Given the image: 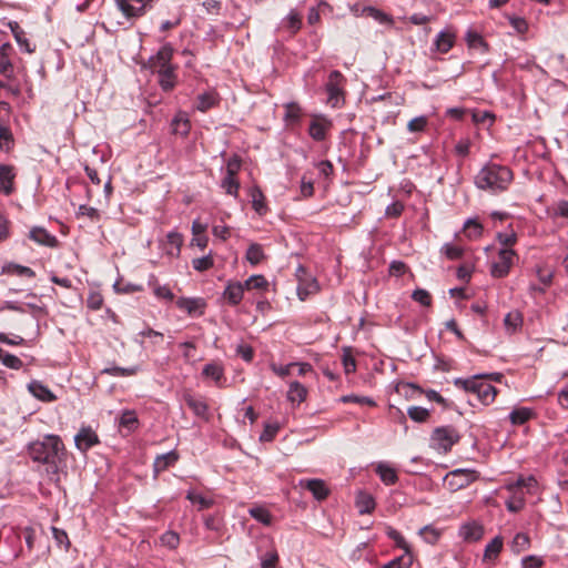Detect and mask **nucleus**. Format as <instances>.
<instances>
[{
  "mask_svg": "<svg viewBox=\"0 0 568 568\" xmlns=\"http://www.w3.org/2000/svg\"><path fill=\"white\" fill-rule=\"evenodd\" d=\"M64 445L59 436L48 435L42 440H36L28 447L33 462L47 465V471L57 474L58 464L64 455Z\"/></svg>",
  "mask_w": 568,
  "mask_h": 568,
  "instance_id": "f257e3e1",
  "label": "nucleus"
},
{
  "mask_svg": "<svg viewBox=\"0 0 568 568\" xmlns=\"http://www.w3.org/2000/svg\"><path fill=\"white\" fill-rule=\"evenodd\" d=\"M514 180L513 171L501 164L489 162L484 165L475 176V185L493 194L508 190Z\"/></svg>",
  "mask_w": 568,
  "mask_h": 568,
  "instance_id": "f03ea898",
  "label": "nucleus"
},
{
  "mask_svg": "<svg viewBox=\"0 0 568 568\" xmlns=\"http://www.w3.org/2000/svg\"><path fill=\"white\" fill-rule=\"evenodd\" d=\"M455 385L466 392L476 394L484 405H490L498 393L497 388L485 382L480 375L467 379L457 378Z\"/></svg>",
  "mask_w": 568,
  "mask_h": 568,
  "instance_id": "7ed1b4c3",
  "label": "nucleus"
},
{
  "mask_svg": "<svg viewBox=\"0 0 568 568\" xmlns=\"http://www.w3.org/2000/svg\"><path fill=\"white\" fill-rule=\"evenodd\" d=\"M460 440V435L453 426L436 427L430 436V446L440 453L450 452L452 447Z\"/></svg>",
  "mask_w": 568,
  "mask_h": 568,
  "instance_id": "20e7f679",
  "label": "nucleus"
},
{
  "mask_svg": "<svg viewBox=\"0 0 568 568\" xmlns=\"http://www.w3.org/2000/svg\"><path fill=\"white\" fill-rule=\"evenodd\" d=\"M519 256L513 248L501 247L498 251L497 260L490 265L489 272L494 278H504L511 267L518 262Z\"/></svg>",
  "mask_w": 568,
  "mask_h": 568,
  "instance_id": "39448f33",
  "label": "nucleus"
},
{
  "mask_svg": "<svg viewBox=\"0 0 568 568\" xmlns=\"http://www.w3.org/2000/svg\"><path fill=\"white\" fill-rule=\"evenodd\" d=\"M346 84V78L337 70H334L329 73L328 80L325 84L326 92L328 94L327 102L333 108L341 106L345 99H344V87Z\"/></svg>",
  "mask_w": 568,
  "mask_h": 568,
  "instance_id": "423d86ee",
  "label": "nucleus"
},
{
  "mask_svg": "<svg viewBox=\"0 0 568 568\" xmlns=\"http://www.w3.org/2000/svg\"><path fill=\"white\" fill-rule=\"evenodd\" d=\"M479 478V473L475 469L458 468L449 471L444 478V485L450 491H457L469 486Z\"/></svg>",
  "mask_w": 568,
  "mask_h": 568,
  "instance_id": "0eeeda50",
  "label": "nucleus"
},
{
  "mask_svg": "<svg viewBox=\"0 0 568 568\" xmlns=\"http://www.w3.org/2000/svg\"><path fill=\"white\" fill-rule=\"evenodd\" d=\"M174 49L171 44H164L155 55L151 57L148 61V68L155 74L162 72V70H169L173 68L172 58Z\"/></svg>",
  "mask_w": 568,
  "mask_h": 568,
  "instance_id": "6e6552de",
  "label": "nucleus"
},
{
  "mask_svg": "<svg viewBox=\"0 0 568 568\" xmlns=\"http://www.w3.org/2000/svg\"><path fill=\"white\" fill-rule=\"evenodd\" d=\"M154 0H115L118 8L128 19H136L145 13Z\"/></svg>",
  "mask_w": 568,
  "mask_h": 568,
  "instance_id": "1a4fd4ad",
  "label": "nucleus"
},
{
  "mask_svg": "<svg viewBox=\"0 0 568 568\" xmlns=\"http://www.w3.org/2000/svg\"><path fill=\"white\" fill-rule=\"evenodd\" d=\"M306 271L303 266H298L296 270V276L298 280L297 295L301 301H305L310 295L315 294L318 291L317 282L314 278H305Z\"/></svg>",
  "mask_w": 568,
  "mask_h": 568,
  "instance_id": "9d476101",
  "label": "nucleus"
},
{
  "mask_svg": "<svg viewBox=\"0 0 568 568\" xmlns=\"http://www.w3.org/2000/svg\"><path fill=\"white\" fill-rule=\"evenodd\" d=\"M175 303L181 311L193 317L203 315L206 307L205 301L201 297H180Z\"/></svg>",
  "mask_w": 568,
  "mask_h": 568,
  "instance_id": "9b49d317",
  "label": "nucleus"
},
{
  "mask_svg": "<svg viewBox=\"0 0 568 568\" xmlns=\"http://www.w3.org/2000/svg\"><path fill=\"white\" fill-rule=\"evenodd\" d=\"M17 171L13 165L0 164V193L10 195L14 192Z\"/></svg>",
  "mask_w": 568,
  "mask_h": 568,
  "instance_id": "f8f14e48",
  "label": "nucleus"
},
{
  "mask_svg": "<svg viewBox=\"0 0 568 568\" xmlns=\"http://www.w3.org/2000/svg\"><path fill=\"white\" fill-rule=\"evenodd\" d=\"M183 400L194 415L203 419H209V405L203 397L194 396L190 392H185L183 394Z\"/></svg>",
  "mask_w": 568,
  "mask_h": 568,
  "instance_id": "ddd939ff",
  "label": "nucleus"
},
{
  "mask_svg": "<svg viewBox=\"0 0 568 568\" xmlns=\"http://www.w3.org/2000/svg\"><path fill=\"white\" fill-rule=\"evenodd\" d=\"M221 102V97L215 90H209L200 93L195 101L194 106L200 112H207L209 110L216 108Z\"/></svg>",
  "mask_w": 568,
  "mask_h": 568,
  "instance_id": "4468645a",
  "label": "nucleus"
},
{
  "mask_svg": "<svg viewBox=\"0 0 568 568\" xmlns=\"http://www.w3.org/2000/svg\"><path fill=\"white\" fill-rule=\"evenodd\" d=\"M300 487L311 491L314 498L320 501L326 499L329 495V489L322 479H301Z\"/></svg>",
  "mask_w": 568,
  "mask_h": 568,
  "instance_id": "2eb2a0df",
  "label": "nucleus"
},
{
  "mask_svg": "<svg viewBox=\"0 0 568 568\" xmlns=\"http://www.w3.org/2000/svg\"><path fill=\"white\" fill-rule=\"evenodd\" d=\"M13 47L10 43H3L0 47V73L7 79H13L14 68L11 62Z\"/></svg>",
  "mask_w": 568,
  "mask_h": 568,
  "instance_id": "dca6fc26",
  "label": "nucleus"
},
{
  "mask_svg": "<svg viewBox=\"0 0 568 568\" xmlns=\"http://www.w3.org/2000/svg\"><path fill=\"white\" fill-rule=\"evenodd\" d=\"M28 237L34 243L48 247H57L59 244L58 239L41 226L32 227L29 231Z\"/></svg>",
  "mask_w": 568,
  "mask_h": 568,
  "instance_id": "f3484780",
  "label": "nucleus"
},
{
  "mask_svg": "<svg viewBox=\"0 0 568 568\" xmlns=\"http://www.w3.org/2000/svg\"><path fill=\"white\" fill-rule=\"evenodd\" d=\"M510 487L511 483H508L505 487L510 494L509 498L506 501V507L510 513H518L525 507L526 504L525 491H523L518 487H514V489H511Z\"/></svg>",
  "mask_w": 568,
  "mask_h": 568,
  "instance_id": "a211bd4d",
  "label": "nucleus"
},
{
  "mask_svg": "<svg viewBox=\"0 0 568 568\" xmlns=\"http://www.w3.org/2000/svg\"><path fill=\"white\" fill-rule=\"evenodd\" d=\"M331 126V121L323 116H315L310 124L308 133L315 141H323L325 140L326 132Z\"/></svg>",
  "mask_w": 568,
  "mask_h": 568,
  "instance_id": "6ab92c4d",
  "label": "nucleus"
},
{
  "mask_svg": "<svg viewBox=\"0 0 568 568\" xmlns=\"http://www.w3.org/2000/svg\"><path fill=\"white\" fill-rule=\"evenodd\" d=\"M179 457L180 456L175 450H171L166 454L156 456L153 463L154 476L156 477L159 474L174 466L179 460Z\"/></svg>",
  "mask_w": 568,
  "mask_h": 568,
  "instance_id": "aec40b11",
  "label": "nucleus"
},
{
  "mask_svg": "<svg viewBox=\"0 0 568 568\" xmlns=\"http://www.w3.org/2000/svg\"><path fill=\"white\" fill-rule=\"evenodd\" d=\"M98 443V435L91 428H82L75 436V445L82 452L88 450Z\"/></svg>",
  "mask_w": 568,
  "mask_h": 568,
  "instance_id": "412c9836",
  "label": "nucleus"
},
{
  "mask_svg": "<svg viewBox=\"0 0 568 568\" xmlns=\"http://www.w3.org/2000/svg\"><path fill=\"white\" fill-rule=\"evenodd\" d=\"M28 389L36 398L44 403H52L57 399L51 389L38 381L31 382L28 385Z\"/></svg>",
  "mask_w": 568,
  "mask_h": 568,
  "instance_id": "4be33fe9",
  "label": "nucleus"
},
{
  "mask_svg": "<svg viewBox=\"0 0 568 568\" xmlns=\"http://www.w3.org/2000/svg\"><path fill=\"white\" fill-rule=\"evenodd\" d=\"M456 34L449 30L442 31L437 34L434 47L439 53H447L454 47Z\"/></svg>",
  "mask_w": 568,
  "mask_h": 568,
  "instance_id": "5701e85b",
  "label": "nucleus"
},
{
  "mask_svg": "<svg viewBox=\"0 0 568 568\" xmlns=\"http://www.w3.org/2000/svg\"><path fill=\"white\" fill-rule=\"evenodd\" d=\"M244 290L245 287L241 283H230L223 296L231 305H237L243 298Z\"/></svg>",
  "mask_w": 568,
  "mask_h": 568,
  "instance_id": "b1692460",
  "label": "nucleus"
},
{
  "mask_svg": "<svg viewBox=\"0 0 568 568\" xmlns=\"http://www.w3.org/2000/svg\"><path fill=\"white\" fill-rule=\"evenodd\" d=\"M460 535L466 541H478L484 535L483 526L470 523L460 528Z\"/></svg>",
  "mask_w": 568,
  "mask_h": 568,
  "instance_id": "393cba45",
  "label": "nucleus"
},
{
  "mask_svg": "<svg viewBox=\"0 0 568 568\" xmlns=\"http://www.w3.org/2000/svg\"><path fill=\"white\" fill-rule=\"evenodd\" d=\"M250 196L252 199V206L255 212L260 215H265L267 212V205L265 203V196L258 186H254L250 191Z\"/></svg>",
  "mask_w": 568,
  "mask_h": 568,
  "instance_id": "a878e982",
  "label": "nucleus"
},
{
  "mask_svg": "<svg viewBox=\"0 0 568 568\" xmlns=\"http://www.w3.org/2000/svg\"><path fill=\"white\" fill-rule=\"evenodd\" d=\"M159 77V84L164 91H171L174 89L176 84V67L169 70H162L161 73L158 74Z\"/></svg>",
  "mask_w": 568,
  "mask_h": 568,
  "instance_id": "bb28decb",
  "label": "nucleus"
},
{
  "mask_svg": "<svg viewBox=\"0 0 568 568\" xmlns=\"http://www.w3.org/2000/svg\"><path fill=\"white\" fill-rule=\"evenodd\" d=\"M307 389L298 382H292L290 384V388L287 392V399L293 403L300 405L302 402L306 399Z\"/></svg>",
  "mask_w": 568,
  "mask_h": 568,
  "instance_id": "cd10ccee",
  "label": "nucleus"
},
{
  "mask_svg": "<svg viewBox=\"0 0 568 568\" xmlns=\"http://www.w3.org/2000/svg\"><path fill=\"white\" fill-rule=\"evenodd\" d=\"M375 470L385 485H394L398 480L396 470L386 464L379 463Z\"/></svg>",
  "mask_w": 568,
  "mask_h": 568,
  "instance_id": "c85d7f7f",
  "label": "nucleus"
},
{
  "mask_svg": "<svg viewBox=\"0 0 568 568\" xmlns=\"http://www.w3.org/2000/svg\"><path fill=\"white\" fill-rule=\"evenodd\" d=\"M503 538L497 536L495 537L485 548L484 551V560L485 561H494L498 558L499 554L503 549Z\"/></svg>",
  "mask_w": 568,
  "mask_h": 568,
  "instance_id": "c756f323",
  "label": "nucleus"
},
{
  "mask_svg": "<svg viewBox=\"0 0 568 568\" xmlns=\"http://www.w3.org/2000/svg\"><path fill=\"white\" fill-rule=\"evenodd\" d=\"M10 28L18 44L28 53L34 52L36 48L30 44L23 29L17 22L11 23Z\"/></svg>",
  "mask_w": 568,
  "mask_h": 568,
  "instance_id": "7c9ffc66",
  "label": "nucleus"
},
{
  "mask_svg": "<svg viewBox=\"0 0 568 568\" xmlns=\"http://www.w3.org/2000/svg\"><path fill=\"white\" fill-rule=\"evenodd\" d=\"M171 125L173 133L179 134L181 136L187 135L191 129L190 120L186 118L184 113L176 114L175 118L172 120Z\"/></svg>",
  "mask_w": 568,
  "mask_h": 568,
  "instance_id": "2f4dec72",
  "label": "nucleus"
},
{
  "mask_svg": "<svg viewBox=\"0 0 568 568\" xmlns=\"http://www.w3.org/2000/svg\"><path fill=\"white\" fill-rule=\"evenodd\" d=\"M202 374L207 378H212L217 385H220L221 381L224 378L222 365L215 362L206 364Z\"/></svg>",
  "mask_w": 568,
  "mask_h": 568,
  "instance_id": "473e14b6",
  "label": "nucleus"
},
{
  "mask_svg": "<svg viewBox=\"0 0 568 568\" xmlns=\"http://www.w3.org/2000/svg\"><path fill=\"white\" fill-rule=\"evenodd\" d=\"M283 28L286 29L291 36L296 34L302 28V16L298 12L292 10L283 21Z\"/></svg>",
  "mask_w": 568,
  "mask_h": 568,
  "instance_id": "72a5a7b5",
  "label": "nucleus"
},
{
  "mask_svg": "<svg viewBox=\"0 0 568 568\" xmlns=\"http://www.w3.org/2000/svg\"><path fill=\"white\" fill-rule=\"evenodd\" d=\"M538 483L534 476L523 477L520 476L516 481L511 483V489L514 487H518L524 491L526 489L527 494H535L537 489Z\"/></svg>",
  "mask_w": 568,
  "mask_h": 568,
  "instance_id": "f704fd0d",
  "label": "nucleus"
},
{
  "mask_svg": "<svg viewBox=\"0 0 568 568\" xmlns=\"http://www.w3.org/2000/svg\"><path fill=\"white\" fill-rule=\"evenodd\" d=\"M534 416V413L531 409L526 407H520L514 409L510 415L509 419L511 424L514 425H524L526 422H528Z\"/></svg>",
  "mask_w": 568,
  "mask_h": 568,
  "instance_id": "c9c22d12",
  "label": "nucleus"
},
{
  "mask_svg": "<svg viewBox=\"0 0 568 568\" xmlns=\"http://www.w3.org/2000/svg\"><path fill=\"white\" fill-rule=\"evenodd\" d=\"M413 561V552H404L402 556L385 564L382 568H410Z\"/></svg>",
  "mask_w": 568,
  "mask_h": 568,
  "instance_id": "e433bc0d",
  "label": "nucleus"
},
{
  "mask_svg": "<svg viewBox=\"0 0 568 568\" xmlns=\"http://www.w3.org/2000/svg\"><path fill=\"white\" fill-rule=\"evenodd\" d=\"M464 234L470 240H477L483 234V225L477 220H468L464 225Z\"/></svg>",
  "mask_w": 568,
  "mask_h": 568,
  "instance_id": "4c0bfd02",
  "label": "nucleus"
},
{
  "mask_svg": "<svg viewBox=\"0 0 568 568\" xmlns=\"http://www.w3.org/2000/svg\"><path fill=\"white\" fill-rule=\"evenodd\" d=\"M386 535L395 542L398 548L403 549L404 552H412L410 546L398 530L393 527H387Z\"/></svg>",
  "mask_w": 568,
  "mask_h": 568,
  "instance_id": "58836bf2",
  "label": "nucleus"
},
{
  "mask_svg": "<svg viewBox=\"0 0 568 568\" xmlns=\"http://www.w3.org/2000/svg\"><path fill=\"white\" fill-rule=\"evenodd\" d=\"M246 258L252 265L261 263L265 258L262 245L257 243L251 244L246 252Z\"/></svg>",
  "mask_w": 568,
  "mask_h": 568,
  "instance_id": "ea45409f",
  "label": "nucleus"
},
{
  "mask_svg": "<svg viewBox=\"0 0 568 568\" xmlns=\"http://www.w3.org/2000/svg\"><path fill=\"white\" fill-rule=\"evenodd\" d=\"M466 42L469 48H474V49L481 48L483 52L488 51V44L484 41L483 37L474 30L467 31Z\"/></svg>",
  "mask_w": 568,
  "mask_h": 568,
  "instance_id": "a19ab883",
  "label": "nucleus"
},
{
  "mask_svg": "<svg viewBox=\"0 0 568 568\" xmlns=\"http://www.w3.org/2000/svg\"><path fill=\"white\" fill-rule=\"evenodd\" d=\"M4 271L9 274L24 276L29 278H33L36 276V272L28 267L16 263H10L4 267Z\"/></svg>",
  "mask_w": 568,
  "mask_h": 568,
  "instance_id": "79ce46f5",
  "label": "nucleus"
},
{
  "mask_svg": "<svg viewBox=\"0 0 568 568\" xmlns=\"http://www.w3.org/2000/svg\"><path fill=\"white\" fill-rule=\"evenodd\" d=\"M168 244L171 248H168V254L178 256L183 244V237L176 232H170L166 236Z\"/></svg>",
  "mask_w": 568,
  "mask_h": 568,
  "instance_id": "37998d69",
  "label": "nucleus"
},
{
  "mask_svg": "<svg viewBox=\"0 0 568 568\" xmlns=\"http://www.w3.org/2000/svg\"><path fill=\"white\" fill-rule=\"evenodd\" d=\"M504 324L508 331H516L523 324V315L518 311L509 312L505 318Z\"/></svg>",
  "mask_w": 568,
  "mask_h": 568,
  "instance_id": "c03bdc74",
  "label": "nucleus"
},
{
  "mask_svg": "<svg viewBox=\"0 0 568 568\" xmlns=\"http://www.w3.org/2000/svg\"><path fill=\"white\" fill-rule=\"evenodd\" d=\"M221 186L225 190L226 194L233 195L234 197L239 196L240 182L236 178L225 175Z\"/></svg>",
  "mask_w": 568,
  "mask_h": 568,
  "instance_id": "a18cd8bd",
  "label": "nucleus"
},
{
  "mask_svg": "<svg viewBox=\"0 0 568 568\" xmlns=\"http://www.w3.org/2000/svg\"><path fill=\"white\" fill-rule=\"evenodd\" d=\"M192 266L195 271L204 272L214 266L213 253H209L206 256L197 257L192 261Z\"/></svg>",
  "mask_w": 568,
  "mask_h": 568,
  "instance_id": "49530a36",
  "label": "nucleus"
},
{
  "mask_svg": "<svg viewBox=\"0 0 568 568\" xmlns=\"http://www.w3.org/2000/svg\"><path fill=\"white\" fill-rule=\"evenodd\" d=\"M407 414L410 419H413L414 422H417V423H425L430 416V413L428 409H426L424 407H419V406H410L407 409Z\"/></svg>",
  "mask_w": 568,
  "mask_h": 568,
  "instance_id": "de8ad7c7",
  "label": "nucleus"
},
{
  "mask_svg": "<svg viewBox=\"0 0 568 568\" xmlns=\"http://www.w3.org/2000/svg\"><path fill=\"white\" fill-rule=\"evenodd\" d=\"M361 514H371L375 509V500L368 494H361L357 499Z\"/></svg>",
  "mask_w": 568,
  "mask_h": 568,
  "instance_id": "09e8293b",
  "label": "nucleus"
},
{
  "mask_svg": "<svg viewBox=\"0 0 568 568\" xmlns=\"http://www.w3.org/2000/svg\"><path fill=\"white\" fill-rule=\"evenodd\" d=\"M248 513L255 520L262 523L263 525L268 526L272 523V515L267 509L263 507H253L248 510Z\"/></svg>",
  "mask_w": 568,
  "mask_h": 568,
  "instance_id": "8fccbe9b",
  "label": "nucleus"
},
{
  "mask_svg": "<svg viewBox=\"0 0 568 568\" xmlns=\"http://www.w3.org/2000/svg\"><path fill=\"white\" fill-rule=\"evenodd\" d=\"M13 146V135L9 128L0 125V149L9 152Z\"/></svg>",
  "mask_w": 568,
  "mask_h": 568,
  "instance_id": "3c124183",
  "label": "nucleus"
},
{
  "mask_svg": "<svg viewBox=\"0 0 568 568\" xmlns=\"http://www.w3.org/2000/svg\"><path fill=\"white\" fill-rule=\"evenodd\" d=\"M268 283L263 275H253L247 278L244 283V287L248 291L252 290H265Z\"/></svg>",
  "mask_w": 568,
  "mask_h": 568,
  "instance_id": "603ef678",
  "label": "nucleus"
},
{
  "mask_svg": "<svg viewBox=\"0 0 568 568\" xmlns=\"http://www.w3.org/2000/svg\"><path fill=\"white\" fill-rule=\"evenodd\" d=\"M412 298L416 303H419L420 305L426 307H429L433 304V297L430 293L424 288H416L412 294Z\"/></svg>",
  "mask_w": 568,
  "mask_h": 568,
  "instance_id": "864d4df0",
  "label": "nucleus"
},
{
  "mask_svg": "<svg viewBox=\"0 0 568 568\" xmlns=\"http://www.w3.org/2000/svg\"><path fill=\"white\" fill-rule=\"evenodd\" d=\"M428 125V118L425 115L416 116L407 123L409 132H424Z\"/></svg>",
  "mask_w": 568,
  "mask_h": 568,
  "instance_id": "5fc2aeb1",
  "label": "nucleus"
},
{
  "mask_svg": "<svg viewBox=\"0 0 568 568\" xmlns=\"http://www.w3.org/2000/svg\"><path fill=\"white\" fill-rule=\"evenodd\" d=\"M138 367L123 368L119 366L108 367L102 371V374L111 376H133L138 373Z\"/></svg>",
  "mask_w": 568,
  "mask_h": 568,
  "instance_id": "6e6d98bb",
  "label": "nucleus"
},
{
  "mask_svg": "<svg viewBox=\"0 0 568 568\" xmlns=\"http://www.w3.org/2000/svg\"><path fill=\"white\" fill-rule=\"evenodd\" d=\"M302 116V109L297 103H288L285 105V120L290 122H298Z\"/></svg>",
  "mask_w": 568,
  "mask_h": 568,
  "instance_id": "4d7b16f0",
  "label": "nucleus"
},
{
  "mask_svg": "<svg viewBox=\"0 0 568 568\" xmlns=\"http://www.w3.org/2000/svg\"><path fill=\"white\" fill-rule=\"evenodd\" d=\"M498 243L501 247L513 248V246L517 243L518 237L517 234L511 231L510 233H497L496 236Z\"/></svg>",
  "mask_w": 568,
  "mask_h": 568,
  "instance_id": "13d9d810",
  "label": "nucleus"
},
{
  "mask_svg": "<svg viewBox=\"0 0 568 568\" xmlns=\"http://www.w3.org/2000/svg\"><path fill=\"white\" fill-rule=\"evenodd\" d=\"M280 557L275 549L267 551L261 560V568H277Z\"/></svg>",
  "mask_w": 568,
  "mask_h": 568,
  "instance_id": "bf43d9fd",
  "label": "nucleus"
},
{
  "mask_svg": "<svg viewBox=\"0 0 568 568\" xmlns=\"http://www.w3.org/2000/svg\"><path fill=\"white\" fill-rule=\"evenodd\" d=\"M341 400L345 404L347 403H355L359 405H368V406H376V403L371 397L366 396H357V395H345L341 398Z\"/></svg>",
  "mask_w": 568,
  "mask_h": 568,
  "instance_id": "052dcab7",
  "label": "nucleus"
},
{
  "mask_svg": "<svg viewBox=\"0 0 568 568\" xmlns=\"http://www.w3.org/2000/svg\"><path fill=\"white\" fill-rule=\"evenodd\" d=\"M103 305V296L99 292H91L87 298V306L92 311L101 310Z\"/></svg>",
  "mask_w": 568,
  "mask_h": 568,
  "instance_id": "680f3d73",
  "label": "nucleus"
},
{
  "mask_svg": "<svg viewBox=\"0 0 568 568\" xmlns=\"http://www.w3.org/2000/svg\"><path fill=\"white\" fill-rule=\"evenodd\" d=\"M242 165V161L239 155H233L226 163V175L236 178Z\"/></svg>",
  "mask_w": 568,
  "mask_h": 568,
  "instance_id": "e2e57ef3",
  "label": "nucleus"
},
{
  "mask_svg": "<svg viewBox=\"0 0 568 568\" xmlns=\"http://www.w3.org/2000/svg\"><path fill=\"white\" fill-rule=\"evenodd\" d=\"M161 541L164 546L169 547L170 549H175L179 546L180 537L174 531H166L162 535Z\"/></svg>",
  "mask_w": 568,
  "mask_h": 568,
  "instance_id": "0e129e2a",
  "label": "nucleus"
},
{
  "mask_svg": "<svg viewBox=\"0 0 568 568\" xmlns=\"http://www.w3.org/2000/svg\"><path fill=\"white\" fill-rule=\"evenodd\" d=\"M419 535L425 539V541H427L429 544L437 542V540L439 538L438 530H436L435 528H433L430 526H425L424 528H422L419 530Z\"/></svg>",
  "mask_w": 568,
  "mask_h": 568,
  "instance_id": "69168bd1",
  "label": "nucleus"
},
{
  "mask_svg": "<svg viewBox=\"0 0 568 568\" xmlns=\"http://www.w3.org/2000/svg\"><path fill=\"white\" fill-rule=\"evenodd\" d=\"M278 429H280V427L276 424L265 425V427L260 436V440L261 442H272L275 438Z\"/></svg>",
  "mask_w": 568,
  "mask_h": 568,
  "instance_id": "338daca9",
  "label": "nucleus"
},
{
  "mask_svg": "<svg viewBox=\"0 0 568 568\" xmlns=\"http://www.w3.org/2000/svg\"><path fill=\"white\" fill-rule=\"evenodd\" d=\"M523 568H541L544 566V560L537 556H527L521 561Z\"/></svg>",
  "mask_w": 568,
  "mask_h": 568,
  "instance_id": "774afa93",
  "label": "nucleus"
}]
</instances>
